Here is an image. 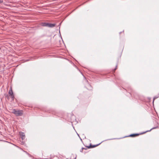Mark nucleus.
<instances>
[{"label":"nucleus","mask_w":159,"mask_h":159,"mask_svg":"<svg viewBox=\"0 0 159 159\" xmlns=\"http://www.w3.org/2000/svg\"><path fill=\"white\" fill-rule=\"evenodd\" d=\"M12 113L14 114L16 116H20L23 114V111L21 110L14 109L12 110Z\"/></svg>","instance_id":"obj_1"},{"label":"nucleus","mask_w":159,"mask_h":159,"mask_svg":"<svg viewBox=\"0 0 159 159\" xmlns=\"http://www.w3.org/2000/svg\"><path fill=\"white\" fill-rule=\"evenodd\" d=\"M19 134L22 141V143L23 144L25 143V141H24V140H25V134L24 133L21 132H19Z\"/></svg>","instance_id":"obj_2"},{"label":"nucleus","mask_w":159,"mask_h":159,"mask_svg":"<svg viewBox=\"0 0 159 159\" xmlns=\"http://www.w3.org/2000/svg\"><path fill=\"white\" fill-rule=\"evenodd\" d=\"M102 142H101V143L98 144H95V145H92V144H90V145L89 146H86V147L87 148H94L95 147H97V146H98V145H99Z\"/></svg>","instance_id":"obj_3"},{"label":"nucleus","mask_w":159,"mask_h":159,"mask_svg":"<svg viewBox=\"0 0 159 159\" xmlns=\"http://www.w3.org/2000/svg\"><path fill=\"white\" fill-rule=\"evenodd\" d=\"M139 135V134H130V135H129V136H125V137H124V138H125V137H135L137 136L138 135Z\"/></svg>","instance_id":"obj_4"},{"label":"nucleus","mask_w":159,"mask_h":159,"mask_svg":"<svg viewBox=\"0 0 159 159\" xmlns=\"http://www.w3.org/2000/svg\"><path fill=\"white\" fill-rule=\"evenodd\" d=\"M41 25L42 26L48 27V23L42 22V23H41Z\"/></svg>","instance_id":"obj_5"},{"label":"nucleus","mask_w":159,"mask_h":159,"mask_svg":"<svg viewBox=\"0 0 159 159\" xmlns=\"http://www.w3.org/2000/svg\"><path fill=\"white\" fill-rule=\"evenodd\" d=\"M56 25V24H51L50 23H48V27L50 28H52L55 26Z\"/></svg>","instance_id":"obj_6"},{"label":"nucleus","mask_w":159,"mask_h":159,"mask_svg":"<svg viewBox=\"0 0 159 159\" xmlns=\"http://www.w3.org/2000/svg\"><path fill=\"white\" fill-rule=\"evenodd\" d=\"M8 94L10 96L13 94V92L11 88H10Z\"/></svg>","instance_id":"obj_7"},{"label":"nucleus","mask_w":159,"mask_h":159,"mask_svg":"<svg viewBox=\"0 0 159 159\" xmlns=\"http://www.w3.org/2000/svg\"><path fill=\"white\" fill-rule=\"evenodd\" d=\"M157 128V127H154L152 128L150 130H148V131H146L144 132H143V133H141V134H143V133H145L147 132H149V131H150L152 130V129H156V128Z\"/></svg>","instance_id":"obj_8"},{"label":"nucleus","mask_w":159,"mask_h":159,"mask_svg":"<svg viewBox=\"0 0 159 159\" xmlns=\"http://www.w3.org/2000/svg\"><path fill=\"white\" fill-rule=\"evenodd\" d=\"M159 97V94L158 95V96H155L154 98H153V103L154 102V100L155 99L157 98H158Z\"/></svg>","instance_id":"obj_9"},{"label":"nucleus","mask_w":159,"mask_h":159,"mask_svg":"<svg viewBox=\"0 0 159 159\" xmlns=\"http://www.w3.org/2000/svg\"><path fill=\"white\" fill-rule=\"evenodd\" d=\"M10 96L11 97V98L12 100H13L14 98V94H13Z\"/></svg>","instance_id":"obj_10"},{"label":"nucleus","mask_w":159,"mask_h":159,"mask_svg":"<svg viewBox=\"0 0 159 159\" xmlns=\"http://www.w3.org/2000/svg\"><path fill=\"white\" fill-rule=\"evenodd\" d=\"M89 87L90 88H88V89H89V90H91V86L90 85V84H89Z\"/></svg>","instance_id":"obj_11"},{"label":"nucleus","mask_w":159,"mask_h":159,"mask_svg":"<svg viewBox=\"0 0 159 159\" xmlns=\"http://www.w3.org/2000/svg\"><path fill=\"white\" fill-rule=\"evenodd\" d=\"M11 145L12 146H14V147H16V148H17V147H17V146H16V145H15L14 144H11Z\"/></svg>","instance_id":"obj_12"},{"label":"nucleus","mask_w":159,"mask_h":159,"mask_svg":"<svg viewBox=\"0 0 159 159\" xmlns=\"http://www.w3.org/2000/svg\"><path fill=\"white\" fill-rule=\"evenodd\" d=\"M117 65H116V68L114 69V71H115L116 70V69H117Z\"/></svg>","instance_id":"obj_13"},{"label":"nucleus","mask_w":159,"mask_h":159,"mask_svg":"<svg viewBox=\"0 0 159 159\" xmlns=\"http://www.w3.org/2000/svg\"><path fill=\"white\" fill-rule=\"evenodd\" d=\"M3 0H0V3H1L2 2Z\"/></svg>","instance_id":"obj_14"},{"label":"nucleus","mask_w":159,"mask_h":159,"mask_svg":"<svg viewBox=\"0 0 159 159\" xmlns=\"http://www.w3.org/2000/svg\"><path fill=\"white\" fill-rule=\"evenodd\" d=\"M81 149H86L82 147V148H81Z\"/></svg>","instance_id":"obj_15"},{"label":"nucleus","mask_w":159,"mask_h":159,"mask_svg":"<svg viewBox=\"0 0 159 159\" xmlns=\"http://www.w3.org/2000/svg\"><path fill=\"white\" fill-rule=\"evenodd\" d=\"M121 33V32H120V34Z\"/></svg>","instance_id":"obj_16"},{"label":"nucleus","mask_w":159,"mask_h":159,"mask_svg":"<svg viewBox=\"0 0 159 159\" xmlns=\"http://www.w3.org/2000/svg\"><path fill=\"white\" fill-rule=\"evenodd\" d=\"M77 135H78L79 136V134H77Z\"/></svg>","instance_id":"obj_17"},{"label":"nucleus","mask_w":159,"mask_h":159,"mask_svg":"<svg viewBox=\"0 0 159 159\" xmlns=\"http://www.w3.org/2000/svg\"><path fill=\"white\" fill-rule=\"evenodd\" d=\"M83 151V150H82V151H80L81 152H82Z\"/></svg>","instance_id":"obj_18"}]
</instances>
